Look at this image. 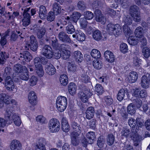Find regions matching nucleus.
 <instances>
[{"instance_id": "obj_1", "label": "nucleus", "mask_w": 150, "mask_h": 150, "mask_svg": "<svg viewBox=\"0 0 150 150\" xmlns=\"http://www.w3.org/2000/svg\"><path fill=\"white\" fill-rule=\"evenodd\" d=\"M123 21L125 24L123 27V32L126 37H129L128 39V43L132 45H137L139 42L138 38L132 35L133 32L127 25L132 24V20L131 18L129 16H125L123 18Z\"/></svg>"}, {"instance_id": "obj_21", "label": "nucleus", "mask_w": 150, "mask_h": 150, "mask_svg": "<svg viewBox=\"0 0 150 150\" xmlns=\"http://www.w3.org/2000/svg\"><path fill=\"white\" fill-rule=\"evenodd\" d=\"M95 18L97 21L100 22L103 24L105 23V18L103 17L100 10L98 9L96 10L95 11Z\"/></svg>"}, {"instance_id": "obj_28", "label": "nucleus", "mask_w": 150, "mask_h": 150, "mask_svg": "<svg viewBox=\"0 0 150 150\" xmlns=\"http://www.w3.org/2000/svg\"><path fill=\"white\" fill-rule=\"evenodd\" d=\"M62 127L63 131L65 132H68L69 130V127L68 122L65 118L62 119Z\"/></svg>"}, {"instance_id": "obj_37", "label": "nucleus", "mask_w": 150, "mask_h": 150, "mask_svg": "<svg viewBox=\"0 0 150 150\" xmlns=\"http://www.w3.org/2000/svg\"><path fill=\"white\" fill-rule=\"evenodd\" d=\"M91 56L94 58H99L101 56L100 52L95 49H93L91 53Z\"/></svg>"}, {"instance_id": "obj_25", "label": "nucleus", "mask_w": 150, "mask_h": 150, "mask_svg": "<svg viewBox=\"0 0 150 150\" xmlns=\"http://www.w3.org/2000/svg\"><path fill=\"white\" fill-rule=\"evenodd\" d=\"M77 89L76 86L74 83L70 82L68 86V91L69 94L73 96L76 93Z\"/></svg>"}, {"instance_id": "obj_53", "label": "nucleus", "mask_w": 150, "mask_h": 150, "mask_svg": "<svg viewBox=\"0 0 150 150\" xmlns=\"http://www.w3.org/2000/svg\"><path fill=\"white\" fill-rule=\"evenodd\" d=\"M141 60L137 57L134 58L133 59V65L136 67H138L140 66Z\"/></svg>"}, {"instance_id": "obj_31", "label": "nucleus", "mask_w": 150, "mask_h": 150, "mask_svg": "<svg viewBox=\"0 0 150 150\" xmlns=\"http://www.w3.org/2000/svg\"><path fill=\"white\" fill-rule=\"evenodd\" d=\"M74 56L76 61L78 62H81L83 59L82 54L79 51H76L74 52Z\"/></svg>"}, {"instance_id": "obj_27", "label": "nucleus", "mask_w": 150, "mask_h": 150, "mask_svg": "<svg viewBox=\"0 0 150 150\" xmlns=\"http://www.w3.org/2000/svg\"><path fill=\"white\" fill-rule=\"evenodd\" d=\"M59 81L61 85L66 86L68 83L69 80L68 76L65 74L61 75L59 77Z\"/></svg>"}, {"instance_id": "obj_17", "label": "nucleus", "mask_w": 150, "mask_h": 150, "mask_svg": "<svg viewBox=\"0 0 150 150\" xmlns=\"http://www.w3.org/2000/svg\"><path fill=\"white\" fill-rule=\"evenodd\" d=\"M28 99L30 104L32 106L36 105L38 103L36 93L33 91H30L28 94Z\"/></svg>"}, {"instance_id": "obj_7", "label": "nucleus", "mask_w": 150, "mask_h": 150, "mask_svg": "<svg viewBox=\"0 0 150 150\" xmlns=\"http://www.w3.org/2000/svg\"><path fill=\"white\" fill-rule=\"evenodd\" d=\"M48 128L49 131L51 133L57 132L60 128V122L56 119H52L49 122Z\"/></svg>"}, {"instance_id": "obj_34", "label": "nucleus", "mask_w": 150, "mask_h": 150, "mask_svg": "<svg viewBox=\"0 0 150 150\" xmlns=\"http://www.w3.org/2000/svg\"><path fill=\"white\" fill-rule=\"evenodd\" d=\"M46 72L50 75L54 74L55 72V69L54 67L51 64L46 66L45 68Z\"/></svg>"}, {"instance_id": "obj_3", "label": "nucleus", "mask_w": 150, "mask_h": 150, "mask_svg": "<svg viewBox=\"0 0 150 150\" xmlns=\"http://www.w3.org/2000/svg\"><path fill=\"white\" fill-rule=\"evenodd\" d=\"M121 133L122 137L124 136L126 138L132 140L135 146H137L138 142L142 139L141 136L134 133H130L129 130L127 128H123Z\"/></svg>"}, {"instance_id": "obj_14", "label": "nucleus", "mask_w": 150, "mask_h": 150, "mask_svg": "<svg viewBox=\"0 0 150 150\" xmlns=\"http://www.w3.org/2000/svg\"><path fill=\"white\" fill-rule=\"evenodd\" d=\"M81 16V14L80 13L77 12H74L71 16L70 18L69 16H65V20L62 21V24L66 25L67 21H68L69 22L71 20L75 23H76Z\"/></svg>"}, {"instance_id": "obj_30", "label": "nucleus", "mask_w": 150, "mask_h": 150, "mask_svg": "<svg viewBox=\"0 0 150 150\" xmlns=\"http://www.w3.org/2000/svg\"><path fill=\"white\" fill-rule=\"evenodd\" d=\"M52 9L53 13L57 15L60 13L62 11L61 7L57 3H54L52 5Z\"/></svg>"}, {"instance_id": "obj_11", "label": "nucleus", "mask_w": 150, "mask_h": 150, "mask_svg": "<svg viewBox=\"0 0 150 150\" xmlns=\"http://www.w3.org/2000/svg\"><path fill=\"white\" fill-rule=\"evenodd\" d=\"M129 11L131 16L135 21L139 22L141 20V18L138 7L135 5L132 6L130 8Z\"/></svg>"}, {"instance_id": "obj_42", "label": "nucleus", "mask_w": 150, "mask_h": 150, "mask_svg": "<svg viewBox=\"0 0 150 150\" xmlns=\"http://www.w3.org/2000/svg\"><path fill=\"white\" fill-rule=\"evenodd\" d=\"M125 90L124 89L120 90L117 96V99L119 101H121L123 100L125 96Z\"/></svg>"}, {"instance_id": "obj_15", "label": "nucleus", "mask_w": 150, "mask_h": 150, "mask_svg": "<svg viewBox=\"0 0 150 150\" xmlns=\"http://www.w3.org/2000/svg\"><path fill=\"white\" fill-rule=\"evenodd\" d=\"M150 84V75L147 74L143 76L141 79L140 84L142 87L144 88H147Z\"/></svg>"}, {"instance_id": "obj_36", "label": "nucleus", "mask_w": 150, "mask_h": 150, "mask_svg": "<svg viewBox=\"0 0 150 150\" xmlns=\"http://www.w3.org/2000/svg\"><path fill=\"white\" fill-rule=\"evenodd\" d=\"M92 36L93 39L99 41L102 39V34L98 30L95 31L93 33Z\"/></svg>"}, {"instance_id": "obj_8", "label": "nucleus", "mask_w": 150, "mask_h": 150, "mask_svg": "<svg viewBox=\"0 0 150 150\" xmlns=\"http://www.w3.org/2000/svg\"><path fill=\"white\" fill-rule=\"evenodd\" d=\"M26 50H28L29 47L33 51H35L38 48L36 39L33 36L27 37L26 39Z\"/></svg>"}, {"instance_id": "obj_62", "label": "nucleus", "mask_w": 150, "mask_h": 150, "mask_svg": "<svg viewBox=\"0 0 150 150\" xmlns=\"http://www.w3.org/2000/svg\"><path fill=\"white\" fill-rule=\"evenodd\" d=\"M22 67H21L20 64L15 65L13 68L14 70L18 73H20L22 70Z\"/></svg>"}, {"instance_id": "obj_51", "label": "nucleus", "mask_w": 150, "mask_h": 150, "mask_svg": "<svg viewBox=\"0 0 150 150\" xmlns=\"http://www.w3.org/2000/svg\"><path fill=\"white\" fill-rule=\"evenodd\" d=\"M62 54V57L64 59H68L70 55V52L69 51L67 50H63Z\"/></svg>"}, {"instance_id": "obj_52", "label": "nucleus", "mask_w": 150, "mask_h": 150, "mask_svg": "<svg viewBox=\"0 0 150 150\" xmlns=\"http://www.w3.org/2000/svg\"><path fill=\"white\" fill-rule=\"evenodd\" d=\"M68 69L69 71L74 72L76 71L77 67L75 64L69 63L68 66Z\"/></svg>"}, {"instance_id": "obj_16", "label": "nucleus", "mask_w": 150, "mask_h": 150, "mask_svg": "<svg viewBox=\"0 0 150 150\" xmlns=\"http://www.w3.org/2000/svg\"><path fill=\"white\" fill-rule=\"evenodd\" d=\"M144 122L142 119L139 118L137 119L136 121L132 118L129 119L128 123L130 126L132 128L134 127L137 125L139 127H141L144 125Z\"/></svg>"}, {"instance_id": "obj_44", "label": "nucleus", "mask_w": 150, "mask_h": 150, "mask_svg": "<svg viewBox=\"0 0 150 150\" xmlns=\"http://www.w3.org/2000/svg\"><path fill=\"white\" fill-rule=\"evenodd\" d=\"M95 90L99 95L102 94L104 92L103 87L99 84H96L95 87Z\"/></svg>"}, {"instance_id": "obj_55", "label": "nucleus", "mask_w": 150, "mask_h": 150, "mask_svg": "<svg viewBox=\"0 0 150 150\" xmlns=\"http://www.w3.org/2000/svg\"><path fill=\"white\" fill-rule=\"evenodd\" d=\"M80 23L81 27L83 29H85L87 26V22L85 19L80 18Z\"/></svg>"}, {"instance_id": "obj_9", "label": "nucleus", "mask_w": 150, "mask_h": 150, "mask_svg": "<svg viewBox=\"0 0 150 150\" xmlns=\"http://www.w3.org/2000/svg\"><path fill=\"white\" fill-rule=\"evenodd\" d=\"M106 29L109 34H113L115 36L119 35L122 32L121 27L118 24L114 25L111 23L109 24Z\"/></svg>"}, {"instance_id": "obj_29", "label": "nucleus", "mask_w": 150, "mask_h": 150, "mask_svg": "<svg viewBox=\"0 0 150 150\" xmlns=\"http://www.w3.org/2000/svg\"><path fill=\"white\" fill-rule=\"evenodd\" d=\"M94 113L93 108L92 107H88L86 112V118L88 119H91L94 116Z\"/></svg>"}, {"instance_id": "obj_61", "label": "nucleus", "mask_w": 150, "mask_h": 150, "mask_svg": "<svg viewBox=\"0 0 150 150\" xmlns=\"http://www.w3.org/2000/svg\"><path fill=\"white\" fill-rule=\"evenodd\" d=\"M36 150H46L45 146L42 144H39L36 145Z\"/></svg>"}, {"instance_id": "obj_47", "label": "nucleus", "mask_w": 150, "mask_h": 150, "mask_svg": "<svg viewBox=\"0 0 150 150\" xmlns=\"http://www.w3.org/2000/svg\"><path fill=\"white\" fill-rule=\"evenodd\" d=\"M114 137L112 134H108L107 138V143L109 145H112L114 141Z\"/></svg>"}, {"instance_id": "obj_20", "label": "nucleus", "mask_w": 150, "mask_h": 150, "mask_svg": "<svg viewBox=\"0 0 150 150\" xmlns=\"http://www.w3.org/2000/svg\"><path fill=\"white\" fill-rule=\"evenodd\" d=\"M5 85L6 89L9 91H13L14 89V83L10 76L6 77Z\"/></svg>"}, {"instance_id": "obj_5", "label": "nucleus", "mask_w": 150, "mask_h": 150, "mask_svg": "<svg viewBox=\"0 0 150 150\" xmlns=\"http://www.w3.org/2000/svg\"><path fill=\"white\" fill-rule=\"evenodd\" d=\"M55 104L58 111L62 112L65 110L67 107V99L64 96H59L56 99Z\"/></svg>"}, {"instance_id": "obj_38", "label": "nucleus", "mask_w": 150, "mask_h": 150, "mask_svg": "<svg viewBox=\"0 0 150 150\" xmlns=\"http://www.w3.org/2000/svg\"><path fill=\"white\" fill-rule=\"evenodd\" d=\"M134 33L136 37L138 38H141L143 36L142 28L141 27H137L135 29Z\"/></svg>"}, {"instance_id": "obj_24", "label": "nucleus", "mask_w": 150, "mask_h": 150, "mask_svg": "<svg viewBox=\"0 0 150 150\" xmlns=\"http://www.w3.org/2000/svg\"><path fill=\"white\" fill-rule=\"evenodd\" d=\"M76 35L73 34L72 37L73 38H75L79 41L82 42L85 39V36L84 34L81 31H76Z\"/></svg>"}, {"instance_id": "obj_32", "label": "nucleus", "mask_w": 150, "mask_h": 150, "mask_svg": "<svg viewBox=\"0 0 150 150\" xmlns=\"http://www.w3.org/2000/svg\"><path fill=\"white\" fill-rule=\"evenodd\" d=\"M93 65L94 68L97 69H100L103 67L102 62L98 59H95L93 62Z\"/></svg>"}, {"instance_id": "obj_64", "label": "nucleus", "mask_w": 150, "mask_h": 150, "mask_svg": "<svg viewBox=\"0 0 150 150\" xmlns=\"http://www.w3.org/2000/svg\"><path fill=\"white\" fill-rule=\"evenodd\" d=\"M7 36V34L6 33V35L3 37H1L0 43L2 46L4 45L6 43V39Z\"/></svg>"}, {"instance_id": "obj_63", "label": "nucleus", "mask_w": 150, "mask_h": 150, "mask_svg": "<svg viewBox=\"0 0 150 150\" xmlns=\"http://www.w3.org/2000/svg\"><path fill=\"white\" fill-rule=\"evenodd\" d=\"M135 2L139 5L141 3H143L145 4H147L150 2V0H134Z\"/></svg>"}, {"instance_id": "obj_39", "label": "nucleus", "mask_w": 150, "mask_h": 150, "mask_svg": "<svg viewBox=\"0 0 150 150\" xmlns=\"http://www.w3.org/2000/svg\"><path fill=\"white\" fill-rule=\"evenodd\" d=\"M127 111L128 113L131 115L134 114L136 112L135 106L133 103L130 104L127 107Z\"/></svg>"}, {"instance_id": "obj_57", "label": "nucleus", "mask_w": 150, "mask_h": 150, "mask_svg": "<svg viewBox=\"0 0 150 150\" xmlns=\"http://www.w3.org/2000/svg\"><path fill=\"white\" fill-rule=\"evenodd\" d=\"M47 18L48 21L50 22L52 21L54 19V15L52 12H50L48 14Z\"/></svg>"}, {"instance_id": "obj_54", "label": "nucleus", "mask_w": 150, "mask_h": 150, "mask_svg": "<svg viewBox=\"0 0 150 150\" xmlns=\"http://www.w3.org/2000/svg\"><path fill=\"white\" fill-rule=\"evenodd\" d=\"M45 30L44 28L39 29L37 33L38 37L40 38H42L45 35Z\"/></svg>"}, {"instance_id": "obj_2", "label": "nucleus", "mask_w": 150, "mask_h": 150, "mask_svg": "<svg viewBox=\"0 0 150 150\" xmlns=\"http://www.w3.org/2000/svg\"><path fill=\"white\" fill-rule=\"evenodd\" d=\"M42 54L47 58L50 59L53 56L57 59H59L61 57V52L59 49H56L53 52L52 48L48 45H45L42 50Z\"/></svg>"}, {"instance_id": "obj_10", "label": "nucleus", "mask_w": 150, "mask_h": 150, "mask_svg": "<svg viewBox=\"0 0 150 150\" xmlns=\"http://www.w3.org/2000/svg\"><path fill=\"white\" fill-rule=\"evenodd\" d=\"M4 103L6 104L11 103L14 105H16L17 104L15 100L11 99L9 96L4 94H0V108L4 106Z\"/></svg>"}, {"instance_id": "obj_12", "label": "nucleus", "mask_w": 150, "mask_h": 150, "mask_svg": "<svg viewBox=\"0 0 150 150\" xmlns=\"http://www.w3.org/2000/svg\"><path fill=\"white\" fill-rule=\"evenodd\" d=\"M86 137L88 139V141H87L86 139L84 138L81 141L84 147H86L88 144H91L95 141L96 136L95 133L93 132H89L87 133Z\"/></svg>"}, {"instance_id": "obj_43", "label": "nucleus", "mask_w": 150, "mask_h": 150, "mask_svg": "<svg viewBox=\"0 0 150 150\" xmlns=\"http://www.w3.org/2000/svg\"><path fill=\"white\" fill-rule=\"evenodd\" d=\"M120 51L124 53L127 52L128 47L127 45L125 43H121L120 46Z\"/></svg>"}, {"instance_id": "obj_58", "label": "nucleus", "mask_w": 150, "mask_h": 150, "mask_svg": "<svg viewBox=\"0 0 150 150\" xmlns=\"http://www.w3.org/2000/svg\"><path fill=\"white\" fill-rule=\"evenodd\" d=\"M104 143V140L102 137H99L97 145L99 147H101L103 146Z\"/></svg>"}, {"instance_id": "obj_13", "label": "nucleus", "mask_w": 150, "mask_h": 150, "mask_svg": "<svg viewBox=\"0 0 150 150\" xmlns=\"http://www.w3.org/2000/svg\"><path fill=\"white\" fill-rule=\"evenodd\" d=\"M40 59L39 57H37L34 59V64L35 67L36 72L40 76H42L44 74L42 67L41 65Z\"/></svg>"}, {"instance_id": "obj_23", "label": "nucleus", "mask_w": 150, "mask_h": 150, "mask_svg": "<svg viewBox=\"0 0 150 150\" xmlns=\"http://www.w3.org/2000/svg\"><path fill=\"white\" fill-rule=\"evenodd\" d=\"M92 94L88 90L82 92L80 94V99L81 101L84 103L87 102L88 98L91 96Z\"/></svg>"}, {"instance_id": "obj_60", "label": "nucleus", "mask_w": 150, "mask_h": 150, "mask_svg": "<svg viewBox=\"0 0 150 150\" xmlns=\"http://www.w3.org/2000/svg\"><path fill=\"white\" fill-rule=\"evenodd\" d=\"M4 54H5V53H4L3 52H1L0 54V55L1 57H0V64H4V62L5 61L4 60L5 59V58H7L8 57V56L7 55H6L5 57Z\"/></svg>"}, {"instance_id": "obj_4", "label": "nucleus", "mask_w": 150, "mask_h": 150, "mask_svg": "<svg viewBox=\"0 0 150 150\" xmlns=\"http://www.w3.org/2000/svg\"><path fill=\"white\" fill-rule=\"evenodd\" d=\"M72 127L74 131L71 134V143L74 146H76L78 144L79 142L77 137L81 132V127L75 122L72 123Z\"/></svg>"}, {"instance_id": "obj_46", "label": "nucleus", "mask_w": 150, "mask_h": 150, "mask_svg": "<svg viewBox=\"0 0 150 150\" xmlns=\"http://www.w3.org/2000/svg\"><path fill=\"white\" fill-rule=\"evenodd\" d=\"M23 56L24 60L27 62L29 61L32 59V56L30 53L28 51H25L23 53Z\"/></svg>"}, {"instance_id": "obj_18", "label": "nucleus", "mask_w": 150, "mask_h": 150, "mask_svg": "<svg viewBox=\"0 0 150 150\" xmlns=\"http://www.w3.org/2000/svg\"><path fill=\"white\" fill-rule=\"evenodd\" d=\"M104 57L106 61L109 63L113 62L115 59V57L113 53L109 50L106 51L104 53Z\"/></svg>"}, {"instance_id": "obj_59", "label": "nucleus", "mask_w": 150, "mask_h": 150, "mask_svg": "<svg viewBox=\"0 0 150 150\" xmlns=\"http://www.w3.org/2000/svg\"><path fill=\"white\" fill-rule=\"evenodd\" d=\"M17 33L19 34L20 33V32L17 31V30H16L14 32H12V35H11V40L14 41L16 40L17 37V36L16 35Z\"/></svg>"}, {"instance_id": "obj_48", "label": "nucleus", "mask_w": 150, "mask_h": 150, "mask_svg": "<svg viewBox=\"0 0 150 150\" xmlns=\"http://www.w3.org/2000/svg\"><path fill=\"white\" fill-rule=\"evenodd\" d=\"M142 52L144 56L146 58H148L150 56V50L147 47L143 49Z\"/></svg>"}, {"instance_id": "obj_50", "label": "nucleus", "mask_w": 150, "mask_h": 150, "mask_svg": "<svg viewBox=\"0 0 150 150\" xmlns=\"http://www.w3.org/2000/svg\"><path fill=\"white\" fill-rule=\"evenodd\" d=\"M84 16L86 20H90L92 19L93 17V13L90 11H86L84 13Z\"/></svg>"}, {"instance_id": "obj_22", "label": "nucleus", "mask_w": 150, "mask_h": 150, "mask_svg": "<svg viewBox=\"0 0 150 150\" xmlns=\"http://www.w3.org/2000/svg\"><path fill=\"white\" fill-rule=\"evenodd\" d=\"M20 73V78L23 80L27 81L29 78L28 71L27 68L24 66H22V70Z\"/></svg>"}, {"instance_id": "obj_6", "label": "nucleus", "mask_w": 150, "mask_h": 150, "mask_svg": "<svg viewBox=\"0 0 150 150\" xmlns=\"http://www.w3.org/2000/svg\"><path fill=\"white\" fill-rule=\"evenodd\" d=\"M6 122L9 124L14 121V124L17 126H19L21 124V121L20 117L17 114L11 112H7L5 115Z\"/></svg>"}, {"instance_id": "obj_26", "label": "nucleus", "mask_w": 150, "mask_h": 150, "mask_svg": "<svg viewBox=\"0 0 150 150\" xmlns=\"http://www.w3.org/2000/svg\"><path fill=\"white\" fill-rule=\"evenodd\" d=\"M21 144L20 142L16 140L11 142L10 145V148L11 150H18L20 148Z\"/></svg>"}, {"instance_id": "obj_49", "label": "nucleus", "mask_w": 150, "mask_h": 150, "mask_svg": "<svg viewBox=\"0 0 150 150\" xmlns=\"http://www.w3.org/2000/svg\"><path fill=\"white\" fill-rule=\"evenodd\" d=\"M38 79L36 77L34 76H32L29 81V83L31 86L35 85L37 83Z\"/></svg>"}, {"instance_id": "obj_35", "label": "nucleus", "mask_w": 150, "mask_h": 150, "mask_svg": "<svg viewBox=\"0 0 150 150\" xmlns=\"http://www.w3.org/2000/svg\"><path fill=\"white\" fill-rule=\"evenodd\" d=\"M59 39L64 42H69L70 40L68 36L65 33L61 32L59 34Z\"/></svg>"}, {"instance_id": "obj_56", "label": "nucleus", "mask_w": 150, "mask_h": 150, "mask_svg": "<svg viewBox=\"0 0 150 150\" xmlns=\"http://www.w3.org/2000/svg\"><path fill=\"white\" fill-rule=\"evenodd\" d=\"M36 119L37 121L42 124L44 123L46 120L45 117L41 115L38 116Z\"/></svg>"}, {"instance_id": "obj_19", "label": "nucleus", "mask_w": 150, "mask_h": 150, "mask_svg": "<svg viewBox=\"0 0 150 150\" xmlns=\"http://www.w3.org/2000/svg\"><path fill=\"white\" fill-rule=\"evenodd\" d=\"M138 75L137 73L134 71H132L127 76L126 80L130 83L135 82L137 79Z\"/></svg>"}, {"instance_id": "obj_41", "label": "nucleus", "mask_w": 150, "mask_h": 150, "mask_svg": "<svg viewBox=\"0 0 150 150\" xmlns=\"http://www.w3.org/2000/svg\"><path fill=\"white\" fill-rule=\"evenodd\" d=\"M24 17L22 21L23 25L26 26L29 25L30 22V16L29 14H27L26 16H23Z\"/></svg>"}, {"instance_id": "obj_33", "label": "nucleus", "mask_w": 150, "mask_h": 150, "mask_svg": "<svg viewBox=\"0 0 150 150\" xmlns=\"http://www.w3.org/2000/svg\"><path fill=\"white\" fill-rule=\"evenodd\" d=\"M46 11V8L44 6H40L39 16L41 19H43L45 18Z\"/></svg>"}, {"instance_id": "obj_40", "label": "nucleus", "mask_w": 150, "mask_h": 150, "mask_svg": "<svg viewBox=\"0 0 150 150\" xmlns=\"http://www.w3.org/2000/svg\"><path fill=\"white\" fill-rule=\"evenodd\" d=\"M80 80L84 83H87L90 81V78L88 76L87 72L81 74L80 78Z\"/></svg>"}, {"instance_id": "obj_45", "label": "nucleus", "mask_w": 150, "mask_h": 150, "mask_svg": "<svg viewBox=\"0 0 150 150\" xmlns=\"http://www.w3.org/2000/svg\"><path fill=\"white\" fill-rule=\"evenodd\" d=\"M68 24H69V23H71V22L70 21L69 22H68ZM74 31L75 29L74 26L70 24H69L66 28V31L69 34H72Z\"/></svg>"}]
</instances>
